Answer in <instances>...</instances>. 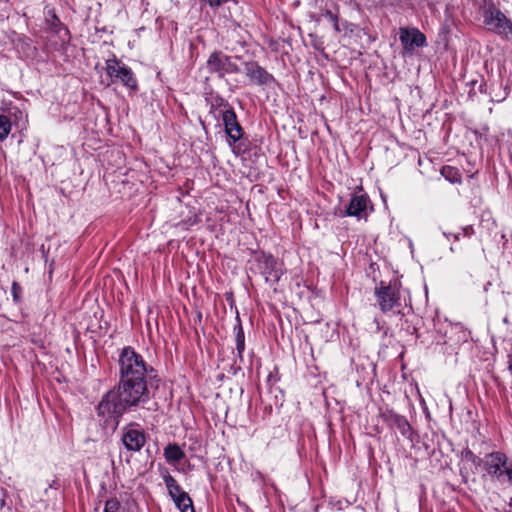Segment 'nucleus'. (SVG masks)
<instances>
[{
    "label": "nucleus",
    "instance_id": "obj_1",
    "mask_svg": "<svg viewBox=\"0 0 512 512\" xmlns=\"http://www.w3.org/2000/svg\"><path fill=\"white\" fill-rule=\"evenodd\" d=\"M117 364L118 382L95 406L101 425L112 431L116 430L126 412L150 409L152 381L157 378L156 370L131 346L120 350Z\"/></svg>",
    "mask_w": 512,
    "mask_h": 512
},
{
    "label": "nucleus",
    "instance_id": "obj_2",
    "mask_svg": "<svg viewBox=\"0 0 512 512\" xmlns=\"http://www.w3.org/2000/svg\"><path fill=\"white\" fill-rule=\"evenodd\" d=\"M459 465L462 480H467L474 474H487L497 479L505 476L507 480H512V457H507L501 451H494L480 458L467 447L461 452Z\"/></svg>",
    "mask_w": 512,
    "mask_h": 512
},
{
    "label": "nucleus",
    "instance_id": "obj_3",
    "mask_svg": "<svg viewBox=\"0 0 512 512\" xmlns=\"http://www.w3.org/2000/svg\"><path fill=\"white\" fill-rule=\"evenodd\" d=\"M226 143L236 157H244L250 151L251 142L249 135L238 121L235 111L227 106Z\"/></svg>",
    "mask_w": 512,
    "mask_h": 512
},
{
    "label": "nucleus",
    "instance_id": "obj_4",
    "mask_svg": "<svg viewBox=\"0 0 512 512\" xmlns=\"http://www.w3.org/2000/svg\"><path fill=\"white\" fill-rule=\"evenodd\" d=\"M483 23L487 29L502 40L512 42V20L493 2L486 5L482 12Z\"/></svg>",
    "mask_w": 512,
    "mask_h": 512
},
{
    "label": "nucleus",
    "instance_id": "obj_5",
    "mask_svg": "<svg viewBox=\"0 0 512 512\" xmlns=\"http://www.w3.org/2000/svg\"><path fill=\"white\" fill-rule=\"evenodd\" d=\"M105 72L110 79L106 86L120 83L129 90H138V81L133 70L115 55L105 61Z\"/></svg>",
    "mask_w": 512,
    "mask_h": 512
},
{
    "label": "nucleus",
    "instance_id": "obj_6",
    "mask_svg": "<svg viewBox=\"0 0 512 512\" xmlns=\"http://www.w3.org/2000/svg\"><path fill=\"white\" fill-rule=\"evenodd\" d=\"M400 288L401 283L397 279L391 280L388 283L381 281L379 285L375 287L374 294L379 308L383 313L401 307Z\"/></svg>",
    "mask_w": 512,
    "mask_h": 512
},
{
    "label": "nucleus",
    "instance_id": "obj_7",
    "mask_svg": "<svg viewBox=\"0 0 512 512\" xmlns=\"http://www.w3.org/2000/svg\"><path fill=\"white\" fill-rule=\"evenodd\" d=\"M45 31L51 36L57 37L55 49L66 52L71 40V34L67 26L62 23L54 9L45 10Z\"/></svg>",
    "mask_w": 512,
    "mask_h": 512
},
{
    "label": "nucleus",
    "instance_id": "obj_8",
    "mask_svg": "<svg viewBox=\"0 0 512 512\" xmlns=\"http://www.w3.org/2000/svg\"><path fill=\"white\" fill-rule=\"evenodd\" d=\"M256 269L271 287L275 286L283 275V264L271 254L262 253L258 256Z\"/></svg>",
    "mask_w": 512,
    "mask_h": 512
},
{
    "label": "nucleus",
    "instance_id": "obj_9",
    "mask_svg": "<svg viewBox=\"0 0 512 512\" xmlns=\"http://www.w3.org/2000/svg\"><path fill=\"white\" fill-rule=\"evenodd\" d=\"M121 441L131 452L140 451L146 443V434L140 424L131 422L122 429Z\"/></svg>",
    "mask_w": 512,
    "mask_h": 512
},
{
    "label": "nucleus",
    "instance_id": "obj_10",
    "mask_svg": "<svg viewBox=\"0 0 512 512\" xmlns=\"http://www.w3.org/2000/svg\"><path fill=\"white\" fill-rule=\"evenodd\" d=\"M399 40L402 44L404 55H412L415 48L427 45L425 34L416 27H401L399 29Z\"/></svg>",
    "mask_w": 512,
    "mask_h": 512
},
{
    "label": "nucleus",
    "instance_id": "obj_11",
    "mask_svg": "<svg viewBox=\"0 0 512 512\" xmlns=\"http://www.w3.org/2000/svg\"><path fill=\"white\" fill-rule=\"evenodd\" d=\"M244 72L249 80L259 86H270L276 82L274 76L261 67L257 62H243Z\"/></svg>",
    "mask_w": 512,
    "mask_h": 512
},
{
    "label": "nucleus",
    "instance_id": "obj_12",
    "mask_svg": "<svg viewBox=\"0 0 512 512\" xmlns=\"http://www.w3.org/2000/svg\"><path fill=\"white\" fill-rule=\"evenodd\" d=\"M383 420L390 427L396 428L404 438L414 442V431L405 416L393 410H387L383 413Z\"/></svg>",
    "mask_w": 512,
    "mask_h": 512
},
{
    "label": "nucleus",
    "instance_id": "obj_13",
    "mask_svg": "<svg viewBox=\"0 0 512 512\" xmlns=\"http://www.w3.org/2000/svg\"><path fill=\"white\" fill-rule=\"evenodd\" d=\"M369 202L367 194H352L345 210L340 213L345 217H356L358 219L366 216V209Z\"/></svg>",
    "mask_w": 512,
    "mask_h": 512
},
{
    "label": "nucleus",
    "instance_id": "obj_14",
    "mask_svg": "<svg viewBox=\"0 0 512 512\" xmlns=\"http://www.w3.org/2000/svg\"><path fill=\"white\" fill-rule=\"evenodd\" d=\"M167 488L169 495L181 512H195L191 498L188 493L178 485V482H167Z\"/></svg>",
    "mask_w": 512,
    "mask_h": 512
},
{
    "label": "nucleus",
    "instance_id": "obj_15",
    "mask_svg": "<svg viewBox=\"0 0 512 512\" xmlns=\"http://www.w3.org/2000/svg\"><path fill=\"white\" fill-rule=\"evenodd\" d=\"M164 457L166 462L171 465L179 464L184 458L185 453L182 448L176 443H169L164 448Z\"/></svg>",
    "mask_w": 512,
    "mask_h": 512
},
{
    "label": "nucleus",
    "instance_id": "obj_16",
    "mask_svg": "<svg viewBox=\"0 0 512 512\" xmlns=\"http://www.w3.org/2000/svg\"><path fill=\"white\" fill-rule=\"evenodd\" d=\"M235 314L236 323L234 324L233 331L235 334L236 349L238 354L241 356L245 350V334L237 308H235Z\"/></svg>",
    "mask_w": 512,
    "mask_h": 512
},
{
    "label": "nucleus",
    "instance_id": "obj_17",
    "mask_svg": "<svg viewBox=\"0 0 512 512\" xmlns=\"http://www.w3.org/2000/svg\"><path fill=\"white\" fill-rule=\"evenodd\" d=\"M475 233V230L472 225H466L461 227V232L452 233V232H446L442 231L443 236L447 240H453L454 242L459 241L461 236L470 238Z\"/></svg>",
    "mask_w": 512,
    "mask_h": 512
},
{
    "label": "nucleus",
    "instance_id": "obj_18",
    "mask_svg": "<svg viewBox=\"0 0 512 512\" xmlns=\"http://www.w3.org/2000/svg\"><path fill=\"white\" fill-rule=\"evenodd\" d=\"M510 89L508 85L503 86L502 82L499 83L498 89L495 85L492 88V94L490 95V102L500 103L504 101L509 95Z\"/></svg>",
    "mask_w": 512,
    "mask_h": 512
},
{
    "label": "nucleus",
    "instance_id": "obj_19",
    "mask_svg": "<svg viewBox=\"0 0 512 512\" xmlns=\"http://www.w3.org/2000/svg\"><path fill=\"white\" fill-rule=\"evenodd\" d=\"M12 123L9 117L0 114V142L4 141L10 134Z\"/></svg>",
    "mask_w": 512,
    "mask_h": 512
},
{
    "label": "nucleus",
    "instance_id": "obj_20",
    "mask_svg": "<svg viewBox=\"0 0 512 512\" xmlns=\"http://www.w3.org/2000/svg\"><path fill=\"white\" fill-rule=\"evenodd\" d=\"M322 16L327 19L332 25H333V28L336 32H341L342 31V28L340 26V21H339V17L337 14H334L331 10L329 9H326L323 13H322Z\"/></svg>",
    "mask_w": 512,
    "mask_h": 512
},
{
    "label": "nucleus",
    "instance_id": "obj_21",
    "mask_svg": "<svg viewBox=\"0 0 512 512\" xmlns=\"http://www.w3.org/2000/svg\"><path fill=\"white\" fill-rule=\"evenodd\" d=\"M243 62L244 61H241L240 64L238 65L236 62L232 61V57L231 56H226V74L227 73H234V72H241V71L244 72V69H243V66H242Z\"/></svg>",
    "mask_w": 512,
    "mask_h": 512
},
{
    "label": "nucleus",
    "instance_id": "obj_22",
    "mask_svg": "<svg viewBox=\"0 0 512 512\" xmlns=\"http://www.w3.org/2000/svg\"><path fill=\"white\" fill-rule=\"evenodd\" d=\"M120 503L116 499H110L106 501L104 512H117L119 510Z\"/></svg>",
    "mask_w": 512,
    "mask_h": 512
},
{
    "label": "nucleus",
    "instance_id": "obj_23",
    "mask_svg": "<svg viewBox=\"0 0 512 512\" xmlns=\"http://www.w3.org/2000/svg\"><path fill=\"white\" fill-rule=\"evenodd\" d=\"M481 79H483L481 77ZM494 86V83L490 84L489 86L484 82V80H481V83L479 84L478 86V91L481 93V94H485V95H488L490 97V95L492 94V88Z\"/></svg>",
    "mask_w": 512,
    "mask_h": 512
},
{
    "label": "nucleus",
    "instance_id": "obj_24",
    "mask_svg": "<svg viewBox=\"0 0 512 512\" xmlns=\"http://www.w3.org/2000/svg\"><path fill=\"white\" fill-rule=\"evenodd\" d=\"M211 113L213 114L214 118L218 120L222 119L224 121V108L221 104H219L217 107H214L212 104Z\"/></svg>",
    "mask_w": 512,
    "mask_h": 512
},
{
    "label": "nucleus",
    "instance_id": "obj_25",
    "mask_svg": "<svg viewBox=\"0 0 512 512\" xmlns=\"http://www.w3.org/2000/svg\"><path fill=\"white\" fill-rule=\"evenodd\" d=\"M220 64L218 54H212L208 59V66L211 70H217Z\"/></svg>",
    "mask_w": 512,
    "mask_h": 512
},
{
    "label": "nucleus",
    "instance_id": "obj_26",
    "mask_svg": "<svg viewBox=\"0 0 512 512\" xmlns=\"http://www.w3.org/2000/svg\"><path fill=\"white\" fill-rule=\"evenodd\" d=\"M423 446H424L425 451L427 452V454L434 453L435 447L432 444H430V441H429V438H428L427 435L425 436V438L423 440Z\"/></svg>",
    "mask_w": 512,
    "mask_h": 512
},
{
    "label": "nucleus",
    "instance_id": "obj_27",
    "mask_svg": "<svg viewBox=\"0 0 512 512\" xmlns=\"http://www.w3.org/2000/svg\"><path fill=\"white\" fill-rule=\"evenodd\" d=\"M477 83H478V80H477V79H473V80H471V81H469V82L467 83V86H470V90H469V93H468V95H469V97H470V98H472V97L475 95V90H474V88H475V86H476V84H477Z\"/></svg>",
    "mask_w": 512,
    "mask_h": 512
},
{
    "label": "nucleus",
    "instance_id": "obj_28",
    "mask_svg": "<svg viewBox=\"0 0 512 512\" xmlns=\"http://www.w3.org/2000/svg\"><path fill=\"white\" fill-rule=\"evenodd\" d=\"M210 6H218L221 3V0H205Z\"/></svg>",
    "mask_w": 512,
    "mask_h": 512
},
{
    "label": "nucleus",
    "instance_id": "obj_29",
    "mask_svg": "<svg viewBox=\"0 0 512 512\" xmlns=\"http://www.w3.org/2000/svg\"><path fill=\"white\" fill-rule=\"evenodd\" d=\"M349 25H350V23H349L348 21H346V20H345V21L340 22V26H341V28H342V31H343V30H347Z\"/></svg>",
    "mask_w": 512,
    "mask_h": 512
},
{
    "label": "nucleus",
    "instance_id": "obj_30",
    "mask_svg": "<svg viewBox=\"0 0 512 512\" xmlns=\"http://www.w3.org/2000/svg\"><path fill=\"white\" fill-rule=\"evenodd\" d=\"M225 300L229 303V305H230V306H231V308H232V307H233L234 300H233V299H230V296L228 295V293H226Z\"/></svg>",
    "mask_w": 512,
    "mask_h": 512
},
{
    "label": "nucleus",
    "instance_id": "obj_31",
    "mask_svg": "<svg viewBox=\"0 0 512 512\" xmlns=\"http://www.w3.org/2000/svg\"><path fill=\"white\" fill-rule=\"evenodd\" d=\"M446 179L450 182V183H457V182H460V179H452V178H448L447 176H445Z\"/></svg>",
    "mask_w": 512,
    "mask_h": 512
},
{
    "label": "nucleus",
    "instance_id": "obj_32",
    "mask_svg": "<svg viewBox=\"0 0 512 512\" xmlns=\"http://www.w3.org/2000/svg\"><path fill=\"white\" fill-rule=\"evenodd\" d=\"M449 251H450L451 253H455V252H456V248H455L453 245H451V246L449 247Z\"/></svg>",
    "mask_w": 512,
    "mask_h": 512
},
{
    "label": "nucleus",
    "instance_id": "obj_33",
    "mask_svg": "<svg viewBox=\"0 0 512 512\" xmlns=\"http://www.w3.org/2000/svg\"><path fill=\"white\" fill-rule=\"evenodd\" d=\"M509 370L511 371L512 373V357L510 358L509 360Z\"/></svg>",
    "mask_w": 512,
    "mask_h": 512
},
{
    "label": "nucleus",
    "instance_id": "obj_34",
    "mask_svg": "<svg viewBox=\"0 0 512 512\" xmlns=\"http://www.w3.org/2000/svg\"><path fill=\"white\" fill-rule=\"evenodd\" d=\"M501 238H502L505 242L507 241V239H506V235H505V234H502V235H501Z\"/></svg>",
    "mask_w": 512,
    "mask_h": 512
},
{
    "label": "nucleus",
    "instance_id": "obj_35",
    "mask_svg": "<svg viewBox=\"0 0 512 512\" xmlns=\"http://www.w3.org/2000/svg\"><path fill=\"white\" fill-rule=\"evenodd\" d=\"M190 449L196 451L195 445L190 446Z\"/></svg>",
    "mask_w": 512,
    "mask_h": 512
},
{
    "label": "nucleus",
    "instance_id": "obj_36",
    "mask_svg": "<svg viewBox=\"0 0 512 512\" xmlns=\"http://www.w3.org/2000/svg\"><path fill=\"white\" fill-rule=\"evenodd\" d=\"M165 480H169V481H172L174 480L171 476L167 477Z\"/></svg>",
    "mask_w": 512,
    "mask_h": 512
},
{
    "label": "nucleus",
    "instance_id": "obj_37",
    "mask_svg": "<svg viewBox=\"0 0 512 512\" xmlns=\"http://www.w3.org/2000/svg\"><path fill=\"white\" fill-rule=\"evenodd\" d=\"M446 169H447V168H443V169H442V175H444V176H445V171H446Z\"/></svg>",
    "mask_w": 512,
    "mask_h": 512
},
{
    "label": "nucleus",
    "instance_id": "obj_38",
    "mask_svg": "<svg viewBox=\"0 0 512 512\" xmlns=\"http://www.w3.org/2000/svg\"><path fill=\"white\" fill-rule=\"evenodd\" d=\"M222 377H223V374L218 375V378L222 379Z\"/></svg>",
    "mask_w": 512,
    "mask_h": 512
},
{
    "label": "nucleus",
    "instance_id": "obj_39",
    "mask_svg": "<svg viewBox=\"0 0 512 512\" xmlns=\"http://www.w3.org/2000/svg\"><path fill=\"white\" fill-rule=\"evenodd\" d=\"M225 1L227 2L228 0H225Z\"/></svg>",
    "mask_w": 512,
    "mask_h": 512
}]
</instances>
